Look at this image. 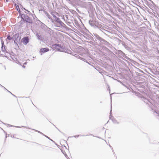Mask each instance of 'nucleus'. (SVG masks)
<instances>
[{"instance_id": "1", "label": "nucleus", "mask_w": 159, "mask_h": 159, "mask_svg": "<svg viewBox=\"0 0 159 159\" xmlns=\"http://www.w3.org/2000/svg\"><path fill=\"white\" fill-rule=\"evenodd\" d=\"M12 39L14 41L15 43L17 44L20 42V40L19 34H16L14 35L12 37Z\"/></svg>"}, {"instance_id": "2", "label": "nucleus", "mask_w": 159, "mask_h": 159, "mask_svg": "<svg viewBox=\"0 0 159 159\" xmlns=\"http://www.w3.org/2000/svg\"><path fill=\"white\" fill-rule=\"evenodd\" d=\"M30 38L28 37H25L23 38L21 40L24 44L26 45L29 41Z\"/></svg>"}, {"instance_id": "3", "label": "nucleus", "mask_w": 159, "mask_h": 159, "mask_svg": "<svg viewBox=\"0 0 159 159\" xmlns=\"http://www.w3.org/2000/svg\"><path fill=\"white\" fill-rule=\"evenodd\" d=\"M52 47L58 51H60L62 48L61 45L59 44L53 45Z\"/></svg>"}, {"instance_id": "4", "label": "nucleus", "mask_w": 159, "mask_h": 159, "mask_svg": "<svg viewBox=\"0 0 159 159\" xmlns=\"http://www.w3.org/2000/svg\"><path fill=\"white\" fill-rule=\"evenodd\" d=\"M49 51V49L48 48H41L40 50V52L41 53H43L46 52H48Z\"/></svg>"}, {"instance_id": "5", "label": "nucleus", "mask_w": 159, "mask_h": 159, "mask_svg": "<svg viewBox=\"0 0 159 159\" xmlns=\"http://www.w3.org/2000/svg\"><path fill=\"white\" fill-rule=\"evenodd\" d=\"M1 50L2 52H7L6 50L5 49V47L4 43V42H2V47H1Z\"/></svg>"}, {"instance_id": "6", "label": "nucleus", "mask_w": 159, "mask_h": 159, "mask_svg": "<svg viewBox=\"0 0 159 159\" xmlns=\"http://www.w3.org/2000/svg\"><path fill=\"white\" fill-rule=\"evenodd\" d=\"M7 39L9 40H11L12 39V38L11 37L10 35H9L7 37Z\"/></svg>"}, {"instance_id": "7", "label": "nucleus", "mask_w": 159, "mask_h": 159, "mask_svg": "<svg viewBox=\"0 0 159 159\" xmlns=\"http://www.w3.org/2000/svg\"><path fill=\"white\" fill-rule=\"evenodd\" d=\"M26 21L27 22H29V23H30L31 22V20L29 18H28V19H27V20H26Z\"/></svg>"}, {"instance_id": "8", "label": "nucleus", "mask_w": 159, "mask_h": 159, "mask_svg": "<svg viewBox=\"0 0 159 159\" xmlns=\"http://www.w3.org/2000/svg\"><path fill=\"white\" fill-rule=\"evenodd\" d=\"M13 137L16 138V137H14V135H13Z\"/></svg>"}]
</instances>
